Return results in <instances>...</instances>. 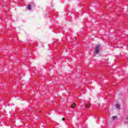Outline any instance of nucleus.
Returning <instances> with one entry per match:
<instances>
[{
    "label": "nucleus",
    "instance_id": "nucleus-6",
    "mask_svg": "<svg viewBox=\"0 0 128 128\" xmlns=\"http://www.w3.org/2000/svg\"><path fill=\"white\" fill-rule=\"evenodd\" d=\"M85 106L86 108H90V105L88 104H86Z\"/></svg>",
    "mask_w": 128,
    "mask_h": 128
},
{
    "label": "nucleus",
    "instance_id": "nucleus-1",
    "mask_svg": "<svg viewBox=\"0 0 128 128\" xmlns=\"http://www.w3.org/2000/svg\"><path fill=\"white\" fill-rule=\"evenodd\" d=\"M100 45H96L95 47V54H100Z\"/></svg>",
    "mask_w": 128,
    "mask_h": 128
},
{
    "label": "nucleus",
    "instance_id": "nucleus-2",
    "mask_svg": "<svg viewBox=\"0 0 128 128\" xmlns=\"http://www.w3.org/2000/svg\"><path fill=\"white\" fill-rule=\"evenodd\" d=\"M27 8L28 10H32V6H30V4L27 6Z\"/></svg>",
    "mask_w": 128,
    "mask_h": 128
},
{
    "label": "nucleus",
    "instance_id": "nucleus-4",
    "mask_svg": "<svg viewBox=\"0 0 128 128\" xmlns=\"http://www.w3.org/2000/svg\"><path fill=\"white\" fill-rule=\"evenodd\" d=\"M75 106H76V104L74 103L71 106V108H74Z\"/></svg>",
    "mask_w": 128,
    "mask_h": 128
},
{
    "label": "nucleus",
    "instance_id": "nucleus-8",
    "mask_svg": "<svg viewBox=\"0 0 128 128\" xmlns=\"http://www.w3.org/2000/svg\"><path fill=\"white\" fill-rule=\"evenodd\" d=\"M126 120H128V116H127Z\"/></svg>",
    "mask_w": 128,
    "mask_h": 128
},
{
    "label": "nucleus",
    "instance_id": "nucleus-5",
    "mask_svg": "<svg viewBox=\"0 0 128 128\" xmlns=\"http://www.w3.org/2000/svg\"><path fill=\"white\" fill-rule=\"evenodd\" d=\"M118 118V116H113L112 118L113 120H114L115 118Z\"/></svg>",
    "mask_w": 128,
    "mask_h": 128
},
{
    "label": "nucleus",
    "instance_id": "nucleus-7",
    "mask_svg": "<svg viewBox=\"0 0 128 128\" xmlns=\"http://www.w3.org/2000/svg\"><path fill=\"white\" fill-rule=\"evenodd\" d=\"M62 120H66V119H65L64 118H62Z\"/></svg>",
    "mask_w": 128,
    "mask_h": 128
},
{
    "label": "nucleus",
    "instance_id": "nucleus-3",
    "mask_svg": "<svg viewBox=\"0 0 128 128\" xmlns=\"http://www.w3.org/2000/svg\"><path fill=\"white\" fill-rule=\"evenodd\" d=\"M116 108H119V109H120V104H116Z\"/></svg>",
    "mask_w": 128,
    "mask_h": 128
}]
</instances>
